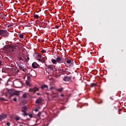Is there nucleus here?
Segmentation results:
<instances>
[{"mask_svg": "<svg viewBox=\"0 0 126 126\" xmlns=\"http://www.w3.org/2000/svg\"><path fill=\"white\" fill-rule=\"evenodd\" d=\"M41 112H39L37 114V116L38 117H41Z\"/></svg>", "mask_w": 126, "mask_h": 126, "instance_id": "obj_32", "label": "nucleus"}, {"mask_svg": "<svg viewBox=\"0 0 126 126\" xmlns=\"http://www.w3.org/2000/svg\"><path fill=\"white\" fill-rule=\"evenodd\" d=\"M53 89H54V87H51L50 88V90H53Z\"/></svg>", "mask_w": 126, "mask_h": 126, "instance_id": "obj_38", "label": "nucleus"}, {"mask_svg": "<svg viewBox=\"0 0 126 126\" xmlns=\"http://www.w3.org/2000/svg\"><path fill=\"white\" fill-rule=\"evenodd\" d=\"M63 88H61L60 89H57V91H59V92H62V91H63Z\"/></svg>", "mask_w": 126, "mask_h": 126, "instance_id": "obj_19", "label": "nucleus"}, {"mask_svg": "<svg viewBox=\"0 0 126 126\" xmlns=\"http://www.w3.org/2000/svg\"><path fill=\"white\" fill-rule=\"evenodd\" d=\"M37 91H39V88L34 87L32 89H30L29 90V92H30L32 94H34V93Z\"/></svg>", "mask_w": 126, "mask_h": 126, "instance_id": "obj_4", "label": "nucleus"}, {"mask_svg": "<svg viewBox=\"0 0 126 126\" xmlns=\"http://www.w3.org/2000/svg\"><path fill=\"white\" fill-rule=\"evenodd\" d=\"M7 27H8V28H10V27H11V26L9 25V26H7Z\"/></svg>", "mask_w": 126, "mask_h": 126, "instance_id": "obj_41", "label": "nucleus"}, {"mask_svg": "<svg viewBox=\"0 0 126 126\" xmlns=\"http://www.w3.org/2000/svg\"><path fill=\"white\" fill-rule=\"evenodd\" d=\"M71 78H72V76L69 77L68 76H66L63 78V81L68 82V81H70Z\"/></svg>", "mask_w": 126, "mask_h": 126, "instance_id": "obj_7", "label": "nucleus"}, {"mask_svg": "<svg viewBox=\"0 0 126 126\" xmlns=\"http://www.w3.org/2000/svg\"><path fill=\"white\" fill-rule=\"evenodd\" d=\"M0 100H1V101H7V100L5 99L3 97H0Z\"/></svg>", "mask_w": 126, "mask_h": 126, "instance_id": "obj_24", "label": "nucleus"}, {"mask_svg": "<svg viewBox=\"0 0 126 126\" xmlns=\"http://www.w3.org/2000/svg\"><path fill=\"white\" fill-rule=\"evenodd\" d=\"M9 35V32L6 30H0V36L1 37H4L5 38H7Z\"/></svg>", "mask_w": 126, "mask_h": 126, "instance_id": "obj_2", "label": "nucleus"}, {"mask_svg": "<svg viewBox=\"0 0 126 126\" xmlns=\"http://www.w3.org/2000/svg\"><path fill=\"white\" fill-rule=\"evenodd\" d=\"M15 120L17 122V121H19V120H20V117H17L15 118Z\"/></svg>", "mask_w": 126, "mask_h": 126, "instance_id": "obj_27", "label": "nucleus"}, {"mask_svg": "<svg viewBox=\"0 0 126 126\" xmlns=\"http://www.w3.org/2000/svg\"><path fill=\"white\" fill-rule=\"evenodd\" d=\"M59 27L58 25H56L55 27V28H56V29H59Z\"/></svg>", "mask_w": 126, "mask_h": 126, "instance_id": "obj_37", "label": "nucleus"}, {"mask_svg": "<svg viewBox=\"0 0 126 126\" xmlns=\"http://www.w3.org/2000/svg\"><path fill=\"white\" fill-rule=\"evenodd\" d=\"M9 94H10V96H13V94L14 93V90H10L8 91Z\"/></svg>", "mask_w": 126, "mask_h": 126, "instance_id": "obj_11", "label": "nucleus"}, {"mask_svg": "<svg viewBox=\"0 0 126 126\" xmlns=\"http://www.w3.org/2000/svg\"><path fill=\"white\" fill-rule=\"evenodd\" d=\"M23 108V109H24V110H27V107H26V106H24V107H22Z\"/></svg>", "mask_w": 126, "mask_h": 126, "instance_id": "obj_31", "label": "nucleus"}, {"mask_svg": "<svg viewBox=\"0 0 126 126\" xmlns=\"http://www.w3.org/2000/svg\"><path fill=\"white\" fill-rule=\"evenodd\" d=\"M33 17L34 18H36V19H38L39 18V15H37V14H35L33 16Z\"/></svg>", "mask_w": 126, "mask_h": 126, "instance_id": "obj_23", "label": "nucleus"}, {"mask_svg": "<svg viewBox=\"0 0 126 126\" xmlns=\"http://www.w3.org/2000/svg\"><path fill=\"white\" fill-rule=\"evenodd\" d=\"M24 35L21 34V33H20L19 34V38H20L21 39H23V37H24Z\"/></svg>", "mask_w": 126, "mask_h": 126, "instance_id": "obj_18", "label": "nucleus"}, {"mask_svg": "<svg viewBox=\"0 0 126 126\" xmlns=\"http://www.w3.org/2000/svg\"><path fill=\"white\" fill-rule=\"evenodd\" d=\"M39 66L40 65H39V64H38V63H37L36 62H34L32 64V67H33V68H38V67H39Z\"/></svg>", "mask_w": 126, "mask_h": 126, "instance_id": "obj_8", "label": "nucleus"}, {"mask_svg": "<svg viewBox=\"0 0 126 126\" xmlns=\"http://www.w3.org/2000/svg\"><path fill=\"white\" fill-rule=\"evenodd\" d=\"M28 116H29L30 118H33L32 114H29Z\"/></svg>", "mask_w": 126, "mask_h": 126, "instance_id": "obj_30", "label": "nucleus"}, {"mask_svg": "<svg viewBox=\"0 0 126 126\" xmlns=\"http://www.w3.org/2000/svg\"><path fill=\"white\" fill-rule=\"evenodd\" d=\"M13 95L18 96V95H19V92L14 91Z\"/></svg>", "mask_w": 126, "mask_h": 126, "instance_id": "obj_16", "label": "nucleus"}, {"mask_svg": "<svg viewBox=\"0 0 126 126\" xmlns=\"http://www.w3.org/2000/svg\"><path fill=\"white\" fill-rule=\"evenodd\" d=\"M0 16L1 19H5L6 15L4 14H1V13H0Z\"/></svg>", "mask_w": 126, "mask_h": 126, "instance_id": "obj_14", "label": "nucleus"}, {"mask_svg": "<svg viewBox=\"0 0 126 126\" xmlns=\"http://www.w3.org/2000/svg\"><path fill=\"white\" fill-rule=\"evenodd\" d=\"M36 94H37V95H40V93H36Z\"/></svg>", "mask_w": 126, "mask_h": 126, "instance_id": "obj_44", "label": "nucleus"}, {"mask_svg": "<svg viewBox=\"0 0 126 126\" xmlns=\"http://www.w3.org/2000/svg\"><path fill=\"white\" fill-rule=\"evenodd\" d=\"M94 86H96V84L92 83V84H91L90 87H94Z\"/></svg>", "mask_w": 126, "mask_h": 126, "instance_id": "obj_22", "label": "nucleus"}, {"mask_svg": "<svg viewBox=\"0 0 126 126\" xmlns=\"http://www.w3.org/2000/svg\"><path fill=\"white\" fill-rule=\"evenodd\" d=\"M1 65V61L0 60V66Z\"/></svg>", "mask_w": 126, "mask_h": 126, "instance_id": "obj_43", "label": "nucleus"}, {"mask_svg": "<svg viewBox=\"0 0 126 126\" xmlns=\"http://www.w3.org/2000/svg\"><path fill=\"white\" fill-rule=\"evenodd\" d=\"M18 87H17V88H18Z\"/></svg>", "mask_w": 126, "mask_h": 126, "instance_id": "obj_47", "label": "nucleus"}, {"mask_svg": "<svg viewBox=\"0 0 126 126\" xmlns=\"http://www.w3.org/2000/svg\"><path fill=\"white\" fill-rule=\"evenodd\" d=\"M6 117H7L6 114H1V115H0V121H2L3 119L6 118Z\"/></svg>", "mask_w": 126, "mask_h": 126, "instance_id": "obj_10", "label": "nucleus"}, {"mask_svg": "<svg viewBox=\"0 0 126 126\" xmlns=\"http://www.w3.org/2000/svg\"><path fill=\"white\" fill-rule=\"evenodd\" d=\"M9 48H10V49H11V51L13 53H14V52L17 51V49H16V46L10 44V45H9Z\"/></svg>", "mask_w": 126, "mask_h": 126, "instance_id": "obj_5", "label": "nucleus"}, {"mask_svg": "<svg viewBox=\"0 0 126 126\" xmlns=\"http://www.w3.org/2000/svg\"><path fill=\"white\" fill-rule=\"evenodd\" d=\"M59 70L60 72H64V70L63 69H59Z\"/></svg>", "mask_w": 126, "mask_h": 126, "instance_id": "obj_25", "label": "nucleus"}, {"mask_svg": "<svg viewBox=\"0 0 126 126\" xmlns=\"http://www.w3.org/2000/svg\"><path fill=\"white\" fill-rule=\"evenodd\" d=\"M38 58L41 59V58H42V55H41V54H38Z\"/></svg>", "mask_w": 126, "mask_h": 126, "instance_id": "obj_35", "label": "nucleus"}, {"mask_svg": "<svg viewBox=\"0 0 126 126\" xmlns=\"http://www.w3.org/2000/svg\"><path fill=\"white\" fill-rule=\"evenodd\" d=\"M1 6H2V5L1 4V3H0V7H1Z\"/></svg>", "mask_w": 126, "mask_h": 126, "instance_id": "obj_42", "label": "nucleus"}, {"mask_svg": "<svg viewBox=\"0 0 126 126\" xmlns=\"http://www.w3.org/2000/svg\"><path fill=\"white\" fill-rule=\"evenodd\" d=\"M22 112L23 113H26V111L25 110V109H23V110H22Z\"/></svg>", "mask_w": 126, "mask_h": 126, "instance_id": "obj_34", "label": "nucleus"}, {"mask_svg": "<svg viewBox=\"0 0 126 126\" xmlns=\"http://www.w3.org/2000/svg\"><path fill=\"white\" fill-rule=\"evenodd\" d=\"M13 101H14V102H16L17 101V98H16V97H14L13 99Z\"/></svg>", "mask_w": 126, "mask_h": 126, "instance_id": "obj_29", "label": "nucleus"}, {"mask_svg": "<svg viewBox=\"0 0 126 126\" xmlns=\"http://www.w3.org/2000/svg\"><path fill=\"white\" fill-rule=\"evenodd\" d=\"M6 126H10V123L9 122H7Z\"/></svg>", "mask_w": 126, "mask_h": 126, "instance_id": "obj_33", "label": "nucleus"}, {"mask_svg": "<svg viewBox=\"0 0 126 126\" xmlns=\"http://www.w3.org/2000/svg\"><path fill=\"white\" fill-rule=\"evenodd\" d=\"M18 66L21 70H23V71H24L25 72H27V69L24 67V65H21V64H19Z\"/></svg>", "mask_w": 126, "mask_h": 126, "instance_id": "obj_6", "label": "nucleus"}, {"mask_svg": "<svg viewBox=\"0 0 126 126\" xmlns=\"http://www.w3.org/2000/svg\"><path fill=\"white\" fill-rule=\"evenodd\" d=\"M66 63H71V60L70 59H68L66 61Z\"/></svg>", "mask_w": 126, "mask_h": 126, "instance_id": "obj_17", "label": "nucleus"}, {"mask_svg": "<svg viewBox=\"0 0 126 126\" xmlns=\"http://www.w3.org/2000/svg\"><path fill=\"white\" fill-rule=\"evenodd\" d=\"M38 61H41V59L38 60Z\"/></svg>", "mask_w": 126, "mask_h": 126, "instance_id": "obj_46", "label": "nucleus"}, {"mask_svg": "<svg viewBox=\"0 0 126 126\" xmlns=\"http://www.w3.org/2000/svg\"><path fill=\"white\" fill-rule=\"evenodd\" d=\"M26 84L27 86H30V83L28 81H26Z\"/></svg>", "mask_w": 126, "mask_h": 126, "instance_id": "obj_21", "label": "nucleus"}, {"mask_svg": "<svg viewBox=\"0 0 126 126\" xmlns=\"http://www.w3.org/2000/svg\"><path fill=\"white\" fill-rule=\"evenodd\" d=\"M52 63L53 64H58V63H63V59L60 56H58L56 59H53L51 60Z\"/></svg>", "mask_w": 126, "mask_h": 126, "instance_id": "obj_1", "label": "nucleus"}, {"mask_svg": "<svg viewBox=\"0 0 126 126\" xmlns=\"http://www.w3.org/2000/svg\"><path fill=\"white\" fill-rule=\"evenodd\" d=\"M20 83V84H21V83Z\"/></svg>", "mask_w": 126, "mask_h": 126, "instance_id": "obj_48", "label": "nucleus"}, {"mask_svg": "<svg viewBox=\"0 0 126 126\" xmlns=\"http://www.w3.org/2000/svg\"><path fill=\"white\" fill-rule=\"evenodd\" d=\"M46 71L49 72H54V66L53 65H49L47 66Z\"/></svg>", "mask_w": 126, "mask_h": 126, "instance_id": "obj_3", "label": "nucleus"}, {"mask_svg": "<svg viewBox=\"0 0 126 126\" xmlns=\"http://www.w3.org/2000/svg\"><path fill=\"white\" fill-rule=\"evenodd\" d=\"M23 59L25 60L26 62H29V60H30V58H29V57L27 56H24Z\"/></svg>", "mask_w": 126, "mask_h": 126, "instance_id": "obj_13", "label": "nucleus"}, {"mask_svg": "<svg viewBox=\"0 0 126 126\" xmlns=\"http://www.w3.org/2000/svg\"><path fill=\"white\" fill-rule=\"evenodd\" d=\"M39 42H43L42 40L40 41V40H39Z\"/></svg>", "mask_w": 126, "mask_h": 126, "instance_id": "obj_45", "label": "nucleus"}, {"mask_svg": "<svg viewBox=\"0 0 126 126\" xmlns=\"http://www.w3.org/2000/svg\"><path fill=\"white\" fill-rule=\"evenodd\" d=\"M35 112H38V111H39V110L38 109V108H36L34 110Z\"/></svg>", "mask_w": 126, "mask_h": 126, "instance_id": "obj_39", "label": "nucleus"}, {"mask_svg": "<svg viewBox=\"0 0 126 126\" xmlns=\"http://www.w3.org/2000/svg\"><path fill=\"white\" fill-rule=\"evenodd\" d=\"M48 89V85H42L41 86V89H42V90H44V89Z\"/></svg>", "mask_w": 126, "mask_h": 126, "instance_id": "obj_12", "label": "nucleus"}, {"mask_svg": "<svg viewBox=\"0 0 126 126\" xmlns=\"http://www.w3.org/2000/svg\"><path fill=\"white\" fill-rule=\"evenodd\" d=\"M43 24H44V25H45V26H47L48 25V24L46 23H43Z\"/></svg>", "mask_w": 126, "mask_h": 126, "instance_id": "obj_36", "label": "nucleus"}, {"mask_svg": "<svg viewBox=\"0 0 126 126\" xmlns=\"http://www.w3.org/2000/svg\"><path fill=\"white\" fill-rule=\"evenodd\" d=\"M61 97H63V96H64V95H63V94H61Z\"/></svg>", "mask_w": 126, "mask_h": 126, "instance_id": "obj_40", "label": "nucleus"}, {"mask_svg": "<svg viewBox=\"0 0 126 126\" xmlns=\"http://www.w3.org/2000/svg\"><path fill=\"white\" fill-rule=\"evenodd\" d=\"M42 102H43V98H42L41 97H39L36 100L35 104H41Z\"/></svg>", "mask_w": 126, "mask_h": 126, "instance_id": "obj_9", "label": "nucleus"}, {"mask_svg": "<svg viewBox=\"0 0 126 126\" xmlns=\"http://www.w3.org/2000/svg\"><path fill=\"white\" fill-rule=\"evenodd\" d=\"M40 52L41 53H43L44 54H45L46 53H47V51L44 49H42V50H41Z\"/></svg>", "mask_w": 126, "mask_h": 126, "instance_id": "obj_20", "label": "nucleus"}, {"mask_svg": "<svg viewBox=\"0 0 126 126\" xmlns=\"http://www.w3.org/2000/svg\"><path fill=\"white\" fill-rule=\"evenodd\" d=\"M23 115V116H28V115H29V114H27V113H26V112H24Z\"/></svg>", "mask_w": 126, "mask_h": 126, "instance_id": "obj_28", "label": "nucleus"}, {"mask_svg": "<svg viewBox=\"0 0 126 126\" xmlns=\"http://www.w3.org/2000/svg\"><path fill=\"white\" fill-rule=\"evenodd\" d=\"M18 58L19 59V61H22L23 62V59H22V56L21 55H18Z\"/></svg>", "mask_w": 126, "mask_h": 126, "instance_id": "obj_15", "label": "nucleus"}, {"mask_svg": "<svg viewBox=\"0 0 126 126\" xmlns=\"http://www.w3.org/2000/svg\"><path fill=\"white\" fill-rule=\"evenodd\" d=\"M23 98H27V94H23Z\"/></svg>", "mask_w": 126, "mask_h": 126, "instance_id": "obj_26", "label": "nucleus"}]
</instances>
